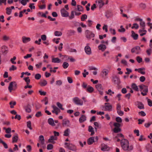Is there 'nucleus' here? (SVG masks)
<instances>
[{
  "instance_id": "obj_39",
  "label": "nucleus",
  "mask_w": 152,
  "mask_h": 152,
  "mask_svg": "<svg viewBox=\"0 0 152 152\" xmlns=\"http://www.w3.org/2000/svg\"><path fill=\"white\" fill-rule=\"evenodd\" d=\"M140 25L142 28V29H144L145 27V23L144 22L142 21L140 23Z\"/></svg>"
},
{
  "instance_id": "obj_15",
  "label": "nucleus",
  "mask_w": 152,
  "mask_h": 152,
  "mask_svg": "<svg viewBox=\"0 0 152 152\" xmlns=\"http://www.w3.org/2000/svg\"><path fill=\"white\" fill-rule=\"evenodd\" d=\"M95 137H92L89 138L87 140V143L89 145H90L95 142L94 141Z\"/></svg>"
},
{
  "instance_id": "obj_27",
  "label": "nucleus",
  "mask_w": 152,
  "mask_h": 152,
  "mask_svg": "<svg viewBox=\"0 0 152 152\" xmlns=\"http://www.w3.org/2000/svg\"><path fill=\"white\" fill-rule=\"evenodd\" d=\"M86 90L88 92L91 93L94 91V89L93 87L88 86Z\"/></svg>"
},
{
  "instance_id": "obj_26",
  "label": "nucleus",
  "mask_w": 152,
  "mask_h": 152,
  "mask_svg": "<svg viewBox=\"0 0 152 152\" xmlns=\"http://www.w3.org/2000/svg\"><path fill=\"white\" fill-rule=\"evenodd\" d=\"M63 125L64 126H69V120H63Z\"/></svg>"
},
{
  "instance_id": "obj_28",
  "label": "nucleus",
  "mask_w": 152,
  "mask_h": 152,
  "mask_svg": "<svg viewBox=\"0 0 152 152\" xmlns=\"http://www.w3.org/2000/svg\"><path fill=\"white\" fill-rule=\"evenodd\" d=\"M132 87L133 90L136 91H139L137 86L135 83H133L132 84Z\"/></svg>"
},
{
  "instance_id": "obj_61",
  "label": "nucleus",
  "mask_w": 152,
  "mask_h": 152,
  "mask_svg": "<svg viewBox=\"0 0 152 152\" xmlns=\"http://www.w3.org/2000/svg\"><path fill=\"white\" fill-rule=\"evenodd\" d=\"M148 105L150 107L152 106V101L150 99H148L147 100Z\"/></svg>"
},
{
  "instance_id": "obj_58",
  "label": "nucleus",
  "mask_w": 152,
  "mask_h": 152,
  "mask_svg": "<svg viewBox=\"0 0 152 152\" xmlns=\"http://www.w3.org/2000/svg\"><path fill=\"white\" fill-rule=\"evenodd\" d=\"M136 60L139 63H140L142 61V58L140 57V56H137L136 57Z\"/></svg>"
},
{
  "instance_id": "obj_34",
  "label": "nucleus",
  "mask_w": 152,
  "mask_h": 152,
  "mask_svg": "<svg viewBox=\"0 0 152 152\" xmlns=\"http://www.w3.org/2000/svg\"><path fill=\"white\" fill-rule=\"evenodd\" d=\"M138 107L140 109H143L144 108V105L141 103L139 102L137 104Z\"/></svg>"
},
{
  "instance_id": "obj_8",
  "label": "nucleus",
  "mask_w": 152,
  "mask_h": 152,
  "mask_svg": "<svg viewBox=\"0 0 152 152\" xmlns=\"http://www.w3.org/2000/svg\"><path fill=\"white\" fill-rule=\"evenodd\" d=\"M64 145L66 146V148L71 150L73 151V149L75 147V146L72 144L66 142L64 143Z\"/></svg>"
},
{
  "instance_id": "obj_22",
  "label": "nucleus",
  "mask_w": 152,
  "mask_h": 152,
  "mask_svg": "<svg viewBox=\"0 0 152 152\" xmlns=\"http://www.w3.org/2000/svg\"><path fill=\"white\" fill-rule=\"evenodd\" d=\"M61 61V60L58 58H54L52 59V62L53 63H59Z\"/></svg>"
},
{
  "instance_id": "obj_43",
  "label": "nucleus",
  "mask_w": 152,
  "mask_h": 152,
  "mask_svg": "<svg viewBox=\"0 0 152 152\" xmlns=\"http://www.w3.org/2000/svg\"><path fill=\"white\" fill-rule=\"evenodd\" d=\"M9 104L10 105V107L12 108H14V106L16 105V102L15 101H11L10 102Z\"/></svg>"
},
{
  "instance_id": "obj_12",
  "label": "nucleus",
  "mask_w": 152,
  "mask_h": 152,
  "mask_svg": "<svg viewBox=\"0 0 152 152\" xmlns=\"http://www.w3.org/2000/svg\"><path fill=\"white\" fill-rule=\"evenodd\" d=\"M57 137H56L53 136H52L50 137V138L48 139V142L49 143H51L53 144H54L55 142L54 141V140H56Z\"/></svg>"
},
{
  "instance_id": "obj_25",
  "label": "nucleus",
  "mask_w": 152,
  "mask_h": 152,
  "mask_svg": "<svg viewBox=\"0 0 152 152\" xmlns=\"http://www.w3.org/2000/svg\"><path fill=\"white\" fill-rule=\"evenodd\" d=\"M86 120V117L84 115H82L79 119V122L81 123L84 122Z\"/></svg>"
},
{
  "instance_id": "obj_3",
  "label": "nucleus",
  "mask_w": 152,
  "mask_h": 152,
  "mask_svg": "<svg viewBox=\"0 0 152 152\" xmlns=\"http://www.w3.org/2000/svg\"><path fill=\"white\" fill-rule=\"evenodd\" d=\"M113 126H115L113 130L114 133H118L121 131V129L120 128L121 125L120 123L115 122L113 124Z\"/></svg>"
},
{
  "instance_id": "obj_62",
  "label": "nucleus",
  "mask_w": 152,
  "mask_h": 152,
  "mask_svg": "<svg viewBox=\"0 0 152 152\" xmlns=\"http://www.w3.org/2000/svg\"><path fill=\"white\" fill-rule=\"evenodd\" d=\"M41 39L43 41H45L47 37L45 35L43 34L41 36Z\"/></svg>"
},
{
  "instance_id": "obj_63",
  "label": "nucleus",
  "mask_w": 152,
  "mask_h": 152,
  "mask_svg": "<svg viewBox=\"0 0 152 152\" xmlns=\"http://www.w3.org/2000/svg\"><path fill=\"white\" fill-rule=\"evenodd\" d=\"M138 114L142 116H144L146 115L145 113L143 111L139 112Z\"/></svg>"
},
{
  "instance_id": "obj_45",
  "label": "nucleus",
  "mask_w": 152,
  "mask_h": 152,
  "mask_svg": "<svg viewBox=\"0 0 152 152\" xmlns=\"http://www.w3.org/2000/svg\"><path fill=\"white\" fill-rule=\"evenodd\" d=\"M42 107V105L41 104L37 103L35 104L36 110H39Z\"/></svg>"
},
{
  "instance_id": "obj_10",
  "label": "nucleus",
  "mask_w": 152,
  "mask_h": 152,
  "mask_svg": "<svg viewBox=\"0 0 152 152\" xmlns=\"http://www.w3.org/2000/svg\"><path fill=\"white\" fill-rule=\"evenodd\" d=\"M141 89V91H143L145 93H147L148 92V86L144 85H142L139 86Z\"/></svg>"
},
{
  "instance_id": "obj_36",
  "label": "nucleus",
  "mask_w": 152,
  "mask_h": 152,
  "mask_svg": "<svg viewBox=\"0 0 152 152\" xmlns=\"http://www.w3.org/2000/svg\"><path fill=\"white\" fill-rule=\"evenodd\" d=\"M62 34V33L61 31H56L54 32V35L56 36H61Z\"/></svg>"
},
{
  "instance_id": "obj_5",
  "label": "nucleus",
  "mask_w": 152,
  "mask_h": 152,
  "mask_svg": "<svg viewBox=\"0 0 152 152\" xmlns=\"http://www.w3.org/2000/svg\"><path fill=\"white\" fill-rule=\"evenodd\" d=\"M112 105L109 103H105V106L103 107L104 110L107 111H111L112 110Z\"/></svg>"
},
{
  "instance_id": "obj_49",
  "label": "nucleus",
  "mask_w": 152,
  "mask_h": 152,
  "mask_svg": "<svg viewBox=\"0 0 152 152\" xmlns=\"http://www.w3.org/2000/svg\"><path fill=\"white\" fill-rule=\"evenodd\" d=\"M139 28V26L137 23H134L133 24V26L132 27V28H135L137 29Z\"/></svg>"
},
{
  "instance_id": "obj_46",
  "label": "nucleus",
  "mask_w": 152,
  "mask_h": 152,
  "mask_svg": "<svg viewBox=\"0 0 152 152\" xmlns=\"http://www.w3.org/2000/svg\"><path fill=\"white\" fill-rule=\"evenodd\" d=\"M77 10L79 11H83V7L80 5H77Z\"/></svg>"
},
{
  "instance_id": "obj_37",
  "label": "nucleus",
  "mask_w": 152,
  "mask_h": 152,
  "mask_svg": "<svg viewBox=\"0 0 152 152\" xmlns=\"http://www.w3.org/2000/svg\"><path fill=\"white\" fill-rule=\"evenodd\" d=\"M56 105L58 107L62 110H64V108L62 107V105L59 102H57L56 103Z\"/></svg>"
},
{
  "instance_id": "obj_6",
  "label": "nucleus",
  "mask_w": 152,
  "mask_h": 152,
  "mask_svg": "<svg viewBox=\"0 0 152 152\" xmlns=\"http://www.w3.org/2000/svg\"><path fill=\"white\" fill-rule=\"evenodd\" d=\"M73 101L77 105H82L83 104V101L77 97L73 99Z\"/></svg>"
},
{
  "instance_id": "obj_57",
  "label": "nucleus",
  "mask_w": 152,
  "mask_h": 152,
  "mask_svg": "<svg viewBox=\"0 0 152 152\" xmlns=\"http://www.w3.org/2000/svg\"><path fill=\"white\" fill-rule=\"evenodd\" d=\"M139 6L142 9H144L146 7L145 4L142 3H141L139 5Z\"/></svg>"
},
{
  "instance_id": "obj_48",
  "label": "nucleus",
  "mask_w": 152,
  "mask_h": 152,
  "mask_svg": "<svg viewBox=\"0 0 152 152\" xmlns=\"http://www.w3.org/2000/svg\"><path fill=\"white\" fill-rule=\"evenodd\" d=\"M41 76L40 74H37L35 76V78L36 79L39 80L41 77Z\"/></svg>"
},
{
  "instance_id": "obj_16",
  "label": "nucleus",
  "mask_w": 152,
  "mask_h": 152,
  "mask_svg": "<svg viewBox=\"0 0 152 152\" xmlns=\"http://www.w3.org/2000/svg\"><path fill=\"white\" fill-rule=\"evenodd\" d=\"M96 2L98 3L100 9L102 8L104 4V3L102 0H96Z\"/></svg>"
},
{
  "instance_id": "obj_60",
  "label": "nucleus",
  "mask_w": 152,
  "mask_h": 152,
  "mask_svg": "<svg viewBox=\"0 0 152 152\" xmlns=\"http://www.w3.org/2000/svg\"><path fill=\"white\" fill-rule=\"evenodd\" d=\"M116 110L117 112L121 110V106L119 104H117Z\"/></svg>"
},
{
  "instance_id": "obj_21",
  "label": "nucleus",
  "mask_w": 152,
  "mask_h": 152,
  "mask_svg": "<svg viewBox=\"0 0 152 152\" xmlns=\"http://www.w3.org/2000/svg\"><path fill=\"white\" fill-rule=\"evenodd\" d=\"M95 34L91 32H89L86 35V37L88 39H90L91 37H94Z\"/></svg>"
},
{
  "instance_id": "obj_38",
  "label": "nucleus",
  "mask_w": 152,
  "mask_h": 152,
  "mask_svg": "<svg viewBox=\"0 0 152 152\" xmlns=\"http://www.w3.org/2000/svg\"><path fill=\"white\" fill-rule=\"evenodd\" d=\"M69 66V64L67 62H64L62 65V66L64 68L66 69Z\"/></svg>"
},
{
  "instance_id": "obj_9",
  "label": "nucleus",
  "mask_w": 152,
  "mask_h": 152,
  "mask_svg": "<svg viewBox=\"0 0 152 152\" xmlns=\"http://www.w3.org/2000/svg\"><path fill=\"white\" fill-rule=\"evenodd\" d=\"M52 107L53 109L52 112L53 113H55L56 115H58V113L61 112L60 110L56 106L53 105Z\"/></svg>"
},
{
  "instance_id": "obj_44",
  "label": "nucleus",
  "mask_w": 152,
  "mask_h": 152,
  "mask_svg": "<svg viewBox=\"0 0 152 152\" xmlns=\"http://www.w3.org/2000/svg\"><path fill=\"white\" fill-rule=\"evenodd\" d=\"M87 18V16L86 14L83 15H82L81 18V20L82 21H84V20L86 19Z\"/></svg>"
},
{
  "instance_id": "obj_4",
  "label": "nucleus",
  "mask_w": 152,
  "mask_h": 152,
  "mask_svg": "<svg viewBox=\"0 0 152 152\" xmlns=\"http://www.w3.org/2000/svg\"><path fill=\"white\" fill-rule=\"evenodd\" d=\"M112 81L115 84L119 85L120 83V79L115 75L112 76Z\"/></svg>"
},
{
  "instance_id": "obj_40",
  "label": "nucleus",
  "mask_w": 152,
  "mask_h": 152,
  "mask_svg": "<svg viewBox=\"0 0 152 152\" xmlns=\"http://www.w3.org/2000/svg\"><path fill=\"white\" fill-rule=\"evenodd\" d=\"M47 84V82L45 80H44L42 82L40 83V84L41 86H45Z\"/></svg>"
},
{
  "instance_id": "obj_55",
  "label": "nucleus",
  "mask_w": 152,
  "mask_h": 152,
  "mask_svg": "<svg viewBox=\"0 0 152 152\" xmlns=\"http://www.w3.org/2000/svg\"><path fill=\"white\" fill-rule=\"evenodd\" d=\"M4 129H5V132L7 133H10L11 132V129L10 128L6 129L4 127Z\"/></svg>"
},
{
  "instance_id": "obj_29",
  "label": "nucleus",
  "mask_w": 152,
  "mask_h": 152,
  "mask_svg": "<svg viewBox=\"0 0 152 152\" xmlns=\"http://www.w3.org/2000/svg\"><path fill=\"white\" fill-rule=\"evenodd\" d=\"M39 140L41 141V143L42 145L45 143V140L44 136L43 135H40L39 137Z\"/></svg>"
},
{
  "instance_id": "obj_47",
  "label": "nucleus",
  "mask_w": 152,
  "mask_h": 152,
  "mask_svg": "<svg viewBox=\"0 0 152 152\" xmlns=\"http://www.w3.org/2000/svg\"><path fill=\"white\" fill-rule=\"evenodd\" d=\"M115 120L118 123H121L122 122V119L119 117H117L115 118Z\"/></svg>"
},
{
  "instance_id": "obj_31",
  "label": "nucleus",
  "mask_w": 152,
  "mask_h": 152,
  "mask_svg": "<svg viewBox=\"0 0 152 152\" xmlns=\"http://www.w3.org/2000/svg\"><path fill=\"white\" fill-rule=\"evenodd\" d=\"M112 15V13L111 12L109 11H107L106 13L105 16L107 18H108Z\"/></svg>"
},
{
  "instance_id": "obj_32",
  "label": "nucleus",
  "mask_w": 152,
  "mask_h": 152,
  "mask_svg": "<svg viewBox=\"0 0 152 152\" xmlns=\"http://www.w3.org/2000/svg\"><path fill=\"white\" fill-rule=\"evenodd\" d=\"M7 48L5 46H3L1 48V51L3 53H6L7 52Z\"/></svg>"
},
{
  "instance_id": "obj_51",
  "label": "nucleus",
  "mask_w": 152,
  "mask_h": 152,
  "mask_svg": "<svg viewBox=\"0 0 152 152\" xmlns=\"http://www.w3.org/2000/svg\"><path fill=\"white\" fill-rule=\"evenodd\" d=\"M120 28L121 29H119L118 30L119 32H123L125 31V29L123 27V26H120Z\"/></svg>"
},
{
  "instance_id": "obj_11",
  "label": "nucleus",
  "mask_w": 152,
  "mask_h": 152,
  "mask_svg": "<svg viewBox=\"0 0 152 152\" xmlns=\"http://www.w3.org/2000/svg\"><path fill=\"white\" fill-rule=\"evenodd\" d=\"M61 12L63 17H66L69 16V13L64 8L61 9Z\"/></svg>"
},
{
  "instance_id": "obj_30",
  "label": "nucleus",
  "mask_w": 152,
  "mask_h": 152,
  "mask_svg": "<svg viewBox=\"0 0 152 152\" xmlns=\"http://www.w3.org/2000/svg\"><path fill=\"white\" fill-rule=\"evenodd\" d=\"M109 148L107 147L106 145H104L103 146H102L101 150L102 151H107L109 150Z\"/></svg>"
},
{
  "instance_id": "obj_52",
  "label": "nucleus",
  "mask_w": 152,
  "mask_h": 152,
  "mask_svg": "<svg viewBox=\"0 0 152 152\" xmlns=\"http://www.w3.org/2000/svg\"><path fill=\"white\" fill-rule=\"evenodd\" d=\"M108 72H109L108 70H107V69H104V70H103L102 72L103 74H104V76L105 77H106L107 75Z\"/></svg>"
},
{
  "instance_id": "obj_41",
  "label": "nucleus",
  "mask_w": 152,
  "mask_h": 152,
  "mask_svg": "<svg viewBox=\"0 0 152 152\" xmlns=\"http://www.w3.org/2000/svg\"><path fill=\"white\" fill-rule=\"evenodd\" d=\"M24 80L26 82L27 85H28L30 81V80L29 79V77H27L26 78H24Z\"/></svg>"
},
{
  "instance_id": "obj_7",
  "label": "nucleus",
  "mask_w": 152,
  "mask_h": 152,
  "mask_svg": "<svg viewBox=\"0 0 152 152\" xmlns=\"http://www.w3.org/2000/svg\"><path fill=\"white\" fill-rule=\"evenodd\" d=\"M96 87L99 91L100 94L102 95L103 94V88L102 84H98L96 85Z\"/></svg>"
},
{
  "instance_id": "obj_33",
  "label": "nucleus",
  "mask_w": 152,
  "mask_h": 152,
  "mask_svg": "<svg viewBox=\"0 0 152 152\" xmlns=\"http://www.w3.org/2000/svg\"><path fill=\"white\" fill-rule=\"evenodd\" d=\"M69 129H67L64 132V135L65 136H68L69 135Z\"/></svg>"
},
{
  "instance_id": "obj_54",
  "label": "nucleus",
  "mask_w": 152,
  "mask_h": 152,
  "mask_svg": "<svg viewBox=\"0 0 152 152\" xmlns=\"http://www.w3.org/2000/svg\"><path fill=\"white\" fill-rule=\"evenodd\" d=\"M17 69V67L14 65H12L11 67L9 69L10 71H14Z\"/></svg>"
},
{
  "instance_id": "obj_20",
  "label": "nucleus",
  "mask_w": 152,
  "mask_h": 152,
  "mask_svg": "<svg viewBox=\"0 0 152 152\" xmlns=\"http://www.w3.org/2000/svg\"><path fill=\"white\" fill-rule=\"evenodd\" d=\"M132 32V37L134 40H137L138 38V35L137 34H136L133 31H131Z\"/></svg>"
},
{
  "instance_id": "obj_1",
  "label": "nucleus",
  "mask_w": 152,
  "mask_h": 152,
  "mask_svg": "<svg viewBox=\"0 0 152 152\" xmlns=\"http://www.w3.org/2000/svg\"><path fill=\"white\" fill-rule=\"evenodd\" d=\"M121 147L124 151H130L133 149V147L132 145L129 146V141L126 139H123L121 140Z\"/></svg>"
},
{
  "instance_id": "obj_14",
  "label": "nucleus",
  "mask_w": 152,
  "mask_h": 152,
  "mask_svg": "<svg viewBox=\"0 0 152 152\" xmlns=\"http://www.w3.org/2000/svg\"><path fill=\"white\" fill-rule=\"evenodd\" d=\"M31 106L29 104H28L26 105L24 107V109L26 112L30 113L31 111Z\"/></svg>"
},
{
  "instance_id": "obj_53",
  "label": "nucleus",
  "mask_w": 152,
  "mask_h": 152,
  "mask_svg": "<svg viewBox=\"0 0 152 152\" xmlns=\"http://www.w3.org/2000/svg\"><path fill=\"white\" fill-rule=\"evenodd\" d=\"M35 116L37 117H39L42 115V114L41 111H38L35 114Z\"/></svg>"
},
{
  "instance_id": "obj_17",
  "label": "nucleus",
  "mask_w": 152,
  "mask_h": 152,
  "mask_svg": "<svg viewBox=\"0 0 152 152\" xmlns=\"http://www.w3.org/2000/svg\"><path fill=\"white\" fill-rule=\"evenodd\" d=\"M23 42L26 43L31 40V39L29 37H26L25 36H23L22 37Z\"/></svg>"
},
{
  "instance_id": "obj_56",
  "label": "nucleus",
  "mask_w": 152,
  "mask_h": 152,
  "mask_svg": "<svg viewBox=\"0 0 152 152\" xmlns=\"http://www.w3.org/2000/svg\"><path fill=\"white\" fill-rule=\"evenodd\" d=\"M74 12L72 11L71 12V15L69 16V18L70 19H72L74 18Z\"/></svg>"
},
{
  "instance_id": "obj_50",
  "label": "nucleus",
  "mask_w": 152,
  "mask_h": 152,
  "mask_svg": "<svg viewBox=\"0 0 152 152\" xmlns=\"http://www.w3.org/2000/svg\"><path fill=\"white\" fill-rule=\"evenodd\" d=\"M53 148V145L52 144H49L47 146V149L48 150L52 149Z\"/></svg>"
},
{
  "instance_id": "obj_35",
  "label": "nucleus",
  "mask_w": 152,
  "mask_h": 152,
  "mask_svg": "<svg viewBox=\"0 0 152 152\" xmlns=\"http://www.w3.org/2000/svg\"><path fill=\"white\" fill-rule=\"evenodd\" d=\"M6 13L8 15L11 14L12 12V10L10 7H7L6 8Z\"/></svg>"
},
{
  "instance_id": "obj_13",
  "label": "nucleus",
  "mask_w": 152,
  "mask_h": 152,
  "mask_svg": "<svg viewBox=\"0 0 152 152\" xmlns=\"http://www.w3.org/2000/svg\"><path fill=\"white\" fill-rule=\"evenodd\" d=\"M85 50L87 54L90 55L91 53V48L89 46L87 45L85 47Z\"/></svg>"
},
{
  "instance_id": "obj_19",
  "label": "nucleus",
  "mask_w": 152,
  "mask_h": 152,
  "mask_svg": "<svg viewBox=\"0 0 152 152\" xmlns=\"http://www.w3.org/2000/svg\"><path fill=\"white\" fill-rule=\"evenodd\" d=\"M106 46L104 44H101L98 46V48L99 50H101L102 51H104L106 48Z\"/></svg>"
},
{
  "instance_id": "obj_2",
  "label": "nucleus",
  "mask_w": 152,
  "mask_h": 152,
  "mask_svg": "<svg viewBox=\"0 0 152 152\" xmlns=\"http://www.w3.org/2000/svg\"><path fill=\"white\" fill-rule=\"evenodd\" d=\"M17 88V84L15 81L11 82L8 87V90L10 92L12 91H15Z\"/></svg>"
},
{
  "instance_id": "obj_64",
  "label": "nucleus",
  "mask_w": 152,
  "mask_h": 152,
  "mask_svg": "<svg viewBox=\"0 0 152 152\" xmlns=\"http://www.w3.org/2000/svg\"><path fill=\"white\" fill-rule=\"evenodd\" d=\"M3 39L4 41H7L10 39V38L9 37L7 36L6 35H4L3 36Z\"/></svg>"
},
{
  "instance_id": "obj_59",
  "label": "nucleus",
  "mask_w": 152,
  "mask_h": 152,
  "mask_svg": "<svg viewBox=\"0 0 152 152\" xmlns=\"http://www.w3.org/2000/svg\"><path fill=\"white\" fill-rule=\"evenodd\" d=\"M39 92L41 95L45 96L46 95V92L45 91H42L41 90H39Z\"/></svg>"
},
{
  "instance_id": "obj_23",
  "label": "nucleus",
  "mask_w": 152,
  "mask_h": 152,
  "mask_svg": "<svg viewBox=\"0 0 152 152\" xmlns=\"http://www.w3.org/2000/svg\"><path fill=\"white\" fill-rule=\"evenodd\" d=\"M88 131L89 132H91V136L93 135L95 133L94 128L91 126H88Z\"/></svg>"
},
{
  "instance_id": "obj_42",
  "label": "nucleus",
  "mask_w": 152,
  "mask_h": 152,
  "mask_svg": "<svg viewBox=\"0 0 152 152\" xmlns=\"http://www.w3.org/2000/svg\"><path fill=\"white\" fill-rule=\"evenodd\" d=\"M27 126L30 130H32V128L31 126V122L30 121H29L27 122Z\"/></svg>"
},
{
  "instance_id": "obj_18",
  "label": "nucleus",
  "mask_w": 152,
  "mask_h": 152,
  "mask_svg": "<svg viewBox=\"0 0 152 152\" xmlns=\"http://www.w3.org/2000/svg\"><path fill=\"white\" fill-rule=\"evenodd\" d=\"M48 124L52 126H55L56 124L54 123V121L53 119L52 118H50L48 119Z\"/></svg>"
},
{
  "instance_id": "obj_24",
  "label": "nucleus",
  "mask_w": 152,
  "mask_h": 152,
  "mask_svg": "<svg viewBox=\"0 0 152 152\" xmlns=\"http://www.w3.org/2000/svg\"><path fill=\"white\" fill-rule=\"evenodd\" d=\"M18 139V137L17 134H16V135H14L12 138V142L14 143L17 142Z\"/></svg>"
}]
</instances>
